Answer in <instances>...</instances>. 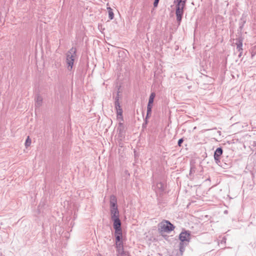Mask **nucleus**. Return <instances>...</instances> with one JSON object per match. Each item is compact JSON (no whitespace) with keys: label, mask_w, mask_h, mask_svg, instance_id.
Listing matches in <instances>:
<instances>
[{"label":"nucleus","mask_w":256,"mask_h":256,"mask_svg":"<svg viewBox=\"0 0 256 256\" xmlns=\"http://www.w3.org/2000/svg\"><path fill=\"white\" fill-rule=\"evenodd\" d=\"M110 213L111 220L113 222V227L114 230H122V222L120 218V213L118 208L117 200L114 196H110Z\"/></svg>","instance_id":"1"},{"label":"nucleus","mask_w":256,"mask_h":256,"mask_svg":"<svg viewBox=\"0 0 256 256\" xmlns=\"http://www.w3.org/2000/svg\"><path fill=\"white\" fill-rule=\"evenodd\" d=\"M186 0H176V20L180 24L184 14V8L185 6Z\"/></svg>","instance_id":"2"},{"label":"nucleus","mask_w":256,"mask_h":256,"mask_svg":"<svg viewBox=\"0 0 256 256\" xmlns=\"http://www.w3.org/2000/svg\"><path fill=\"white\" fill-rule=\"evenodd\" d=\"M76 52V48L72 47L66 54V62L68 70H70V68L71 70L72 68Z\"/></svg>","instance_id":"3"},{"label":"nucleus","mask_w":256,"mask_h":256,"mask_svg":"<svg viewBox=\"0 0 256 256\" xmlns=\"http://www.w3.org/2000/svg\"><path fill=\"white\" fill-rule=\"evenodd\" d=\"M158 230L160 232H169L173 230L175 226L170 221L167 220H164L160 222L158 225Z\"/></svg>","instance_id":"4"},{"label":"nucleus","mask_w":256,"mask_h":256,"mask_svg":"<svg viewBox=\"0 0 256 256\" xmlns=\"http://www.w3.org/2000/svg\"><path fill=\"white\" fill-rule=\"evenodd\" d=\"M191 234L188 230H184L179 235V239L180 241V242L183 244H188L190 239Z\"/></svg>","instance_id":"5"},{"label":"nucleus","mask_w":256,"mask_h":256,"mask_svg":"<svg viewBox=\"0 0 256 256\" xmlns=\"http://www.w3.org/2000/svg\"><path fill=\"white\" fill-rule=\"evenodd\" d=\"M114 106L116 110L117 118L118 120H120L121 121H123L124 119L122 117V110L120 106L118 94L117 96L115 98Z\"/></svg>","instance_id":"6"},{"label":"nucleus","mask_w":256,"mask_h":256,"mask_svg":"<svg viewBox=\"0 0 256 256\" xmlns=\"http://www.w3.org/2000/svg\"><path fill=\"white\" fill-rule=\"evenodd\" d=\"M156 97V94L154 92H152L150 94L148 102L147 105V118L150 117L152 114V104L154 102V98Z\"/></svg>","instance_id":"7"},{"label":"nucleus","mask_w":256,"mask_h":256,"mask_svg":"<svg viewBox=\"0 0 256 256\" xmlns=\"http://www.w3.org/2000/svg\"><path fill=\"white\" fill-rule=\"evenodd\" d=\"M36 104L35 106L36 107H40L42 102V98L40 94H37L35 97Z\"/></svg>","instance_id":"8"},{"label":"nucleus","mask_w":256,"mask_h":256,"mask_svg":"<svg viewBox=\"0 0 256 256\" xmlns=\"http://www.w3.org/2000/svg\"><path fill=\"white\" fill-rule=\"evenodd\" d=\"M223 152L222 148L220 147L218 148L214 152V158H220Z\"/></svg>","instance_id":"9"},{"label":"nucleus","mask_w":256,"mask_h":256,"mask_svg":"<svg viewBox=\"0 0 256 256\" xmlns=\"http://www.w3.org/2000/svg\"><path fill=\"white\" fill-rule=\"evenodd\" d=\"M156 188L158 189L160 192H162L164 190V184L162 182H158L156 184Z\"/></svg>","instance_id":"10"},{"label":"nucleus","mask_w":256,"mask_h":256,"mask_svg":"<svg viewBox=\"0 0 256 256\" xmlns=\"http://www.w3.org/2000/svg\"><path fill=\"white\" fill-rule=\"evenodd\" d=\"M118 130L120 134L124 133L126 132V128L123 123L120 122L118 128Z\"/></svg>","instance_id":"11"},{"label":"nucleus","mask_w":256,"mask_h":256,"mask_svg":"<svg viewBox=\"0 0 256 256\" xmlns=\"http://www.w3.org/2000/svg\"><path fill=\"white\" fill-rule=\"evenodd\" d=\"M238 43H236L237 50L238 52L242 51V40L239 38L238 40Z\"/></svg>","instance_id":"12"},{"label":"nucleus","mask_w":256,"mask_h":256,"mask_svg":"<svg viewBox=\"0 0 256 256\" xmlns=\"http://www.w3.org/2000/svg\"><path fill=\"white\" fill-rule=\"evenodd\" d=\"M188 244H183L182 242H180L179 244V250L180 253V254L182 255L183 254V252H184L185 250V247L188 245Z\"/></svg>","instance_id":"13"},{"label":"nucleus","mask_w":256,"mask_h":256,"mask_svg":"<svg viewBox=\"0 0 256 256\" xmlns=\"http://www.w3.org/2000/svg\"><path fill=\"white\" fill-rule=\"evenodd\" d=\"M246 16H242V18L240 19V22L239 23V25H240V27L239 28L240 29V30H242L243 27H244V24L246 23Z\"/></svg>","instance_id":"14"},{"label":"nucleus","mask_w":256,"mask_h":256,"mask_svg":"<svg viewBox=\"0 0 256 256\" xmlns=\"http://www.w3.org/2000/svg\"><path fill=\"white\" fill-rule=\"evenodd\" d=\"M108 18L112 20L114 18V14L112 12V10L110 8H108Z\"/></svg>","instance_id":"15"},{"label":"nucleus","mask_w":256,"mask_h":256,"mask_svg":"<svg viewBox=\"0 0 256 256\" xmlns=\"http://www.w3.org/2000/svg\"><path fill=\"white\" fill-rule=\"evenodd\" d=\"M31 144V140L30 136H28L25 142V146L26 148L28 147Z\"/></svg>","instance_id":"16"},{"label":"nucleus","mask_w":256,"mask_h":256,"mask_svg":"<svg viewBox=\"0 0 256 256\" xmlns=\"http://www.w3.org/2000/svg\"><path fill=\"white\" fill-rule=\"evenodd\" d=\"M150 117H148L147 118V115L146 116L144 120V122L142 124V127L143 128H144L146 127L147 124H148V119Z\"/></svg>","instance_id":"17"},{"label":"nucleus","mask_w":256,"mask_h":256,"mask_svg":"<svg viewBox=\"0 0 256 256\" xmlns=\"http://www.w3.org/2000/svg\"><path fill=\"white\" fill-rule=\"evenodd\" d=\"M184 138H181L180 139L178 140V145L179 146H180L182 143L184 142Z\"/></svg>","instance_id":"18"},{"label":"nucleus","mask_w":256,"mask_h":256,"mask_svg":"<svg viewBox=\"0 0 256 256\" xmlns=\"http://www.w3.org/2000/svg\"><path fill=\"white\" fill-rule=\"evenodd\" d=\"M160 0H154V6L156 8L158 6Z\"/></svg>","instance_id":"19"},{"label":"nucleus","mask_w":256,"mask_h":256,"mask_svg":"<svg viewBox=\"0 0 256 256\" xmlns=\"http://www.w3.org/2000/svg\"><path fill=\"white\" fill-rule=\"evenodd\" d=\"M214 159L216 164H218L220 162V158H214Z\"/></svg>","instance_id":"20"},{"label":"nucleus","mask_w":256,"mask_h":256,"mask_svg":"<svg viewBox=\"0 0 256 256\" xmlns=\"http://www.w3.org/2000/svg\"><path fill=\"white\" fill-rule=\"evenodd\" d=\"M118 136L119 138H122L124 136V133L122 134H120V132H118Z\"/></svg>","instance_id":"21"},{"label":"nucleus","mask_w":256,"mask_h":256,"mask_svg":"<svg viewBox=\"0 0 256 256\" xmlns=\"http://www.w3.org/2000/svg\"><path fill=\"white\" fill-rule=\"evenodd\" d=\"M251 145L254 147H256V141H253Z\"/></svg>","instance_id":"22"},{"label":"nucleus","mask_w":256,"mask_h":256,"mask_svg":"<svg viewBox=\"0 0 256 256\" xmlns=\"http://www.w3.org/2000/svg\"><path fill=\"white\" fill-rule=\"evenodd\" d=\"M124 174L128 176H130V173L128 172V170H126L124 171Z\"/></svg>","instance_id":"23"},{"label":"nucleus","mask_w":256,"mask_h":256,"mask_svg":"<svg viewBox=\"0 0 256 256\" xmlns=\"http://www.w3.org/2000/svg\"><path fill=\"white\" fill-rule=\"evenodd\" d=\"M240 52V54H238V57L240 58L241 56H242V51H240L239 52Z\"/></svg>","instance_id":"24"},{"label":"nucleus","mask_w":256,"mask_h":256,"mask_svg":"<svg viewBox=\"0 0 256 256\" xmlns=\"http://www.w3.org/2000/svg\"><path fill=\"white\" fill-rule=\"evenodd\" d=\"M192 172V168H190V174Z\"/></svg>","instance_id":"25"}]
</instances>
